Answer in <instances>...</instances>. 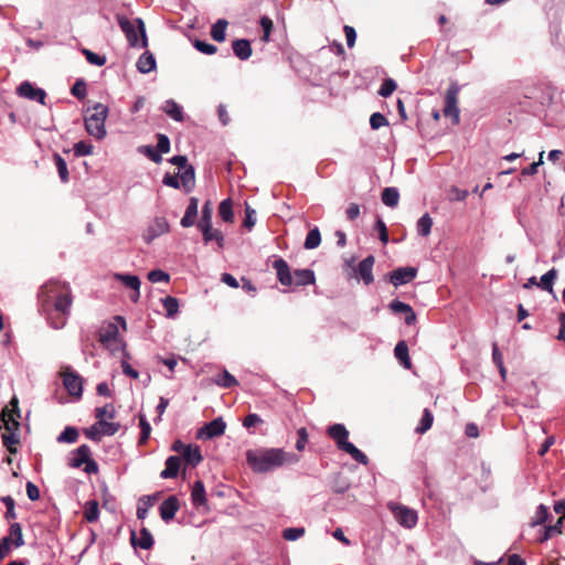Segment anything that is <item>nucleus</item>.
I'll list each match as a JSON object with an SVG mask.
<instances>
[{
	"label": "nucleus",
	"instance_id": "obj_1",
	"mask_svg": "<svg viewBox=\"0 0 565 565\" xmlns=\"http://www.w3.org/2000/svg\"><path fill=\"white\" fill-rule=\"evenodd\" d=\"M42 310L54 329L65 326L72 306L70 286L56 279L45 282L39 292Z\"/></svg>",
	"mask_w": 565,
	"mask_h": 565
},
{
	"label": "nucleus",
	"instance_id": "obj_2",
	"mask_svg": "<svg viewBox=\"0 0 565 565\" xmlns=\"http://www.w3.org/2000/svg\"><path fill=\"white\" fill-rule=\"evenodd\" d=\"M246 459L255 472L265 473L285 465H295L300 460V457L294 452L284 451L280 448H263L248 450Z\"/></svg>",
	"mask_w": 565,
	"mask_h": 565
},
{
	"label": "nucleus",
	"instance_id": "obj_3",
	"mask_svg": "<svg viewBox=\"0 0 565 565\" xmlns=\"http://www.w3.org/2000/svg\"><path fill=\"white\" fill-rule=\"evenodd\" d=\"M328 435L337 444V447L349 454L356 462L366 466L369 463L367 456L358 449L353 444L348 441L349 431L342 424H333L328 427Z\"/></svg>",
	"mask_w": 565,
	"mask_h": 565
},
{
	"label": "nucleus",
	"instance_id": "obj_4",
	"mask_svg": "<svg viewBox=\"0 0 565 565\" xmlns=\"http://www.w3.org/2000/svg\"><path fill=\"white\" fill-rule=\"evenodd\" d=\"M87 132L96 139H102L106 135V106L97 104L88 108L84 116Z\"/></svg>",
	"mask_w": 565,
	"mask_h": 565
},
{
	"label": "nucleus",
	"instance_id": "obj_5",
	"mask_svg": "<svg viewBox=\"0 0 565 565\" xmlns=\"http://www.w3.org/2000/svg\"><path fill=\"white\" fill-rule=\"evenodd\" d=\"M67 465L72 468H79L84 465L86 473H95L98 471V466L92 459V451L87 445H82L77 449L71 451L67 456Z\"/></svg>",
	"mask_w": 565,
	"mask_h": 565
},
{
	"label": "nucleus",
	"instance_id": "obj_6",
	"mask_svg": "<svg viewBox=\"0 0 565 565\" xmlns=\"http://www.w3.org/2000/svg\"><path fill=\"white\" fill-rule=\"evenodd\" d=\"M113 322H108V350L111 352L122 351L125 356H128V352L126 351V342L118 337L119 327L122 331L127 330V323L124 317L115 316L113 318Z\"/></svg>",
	"mask_w": 565,
	"mask_h": 565
},
{
	"label": "nucleus",
	"instance_id": "obj_7",
	"mask_svg": "<svg viewBox=\"0 0 565 565\" xmlns=\"http://www.w3.org/2000/svg\"><path fill=\"white\" fill-rule=\"evenodd\" d=\"M458 95H459V86L456 83H452L445 95V106L443 109L445 117H450L455 125H458L460 121L459 108H458Z\"/></svg>",
	"mask_w": 565,
	"mask_h": 565
},
{
	"label": "nucleus",
	"instance_id": "obj_8",
	"mask_svg": "<svg viewBox=\"0 0 565 565\" xmlns=\"http://www.w3.org/2000/svg\"><path fill=\"white\" fill-rule=\"evenodd\" d=\"M60 374L67 393L75 398H79L83 393V379L70 366H63Z\"/></svg>",
	"mask_w": 565,
	"mask_h": 565
},
{
	"label": "nucleus",
	"instance_id": "obj_9",
	"mask_svg": "<svg viewBox=\"0 0 565 565\" xmlns=\"http://www.w3.org/2000/svg\"><path fill=\"white\" fill-rule=\"evenodd\" d=\"M388 507L394 518L402 526L412 529L416 525L418 518L415 510L397 503H390Z\"/></svg>",
	"mask_w": 565,
	"mask_h": 565
},
{
	"label": "nucleus",
	"instance_id": "obj_10",
	"mask_svg": "<svg viewBox=\"0 0 565 565\" xmlns=\"http://www.w3.org/2000/svg\"><path fill=\"white\" fill-rule=\"evenodd\" d=\"M11 408L7 406L1 413V420L3 423L4 431H19L20 429V411L18 407V398L13 397L10 402Z\"/></svg>",
	"mask_w": 565,
	"mask_h": 565
},
{
	"label": "nucleus",
	"instance_id": "obj_11",
	"mask_svg": "<svg viewBox=\"0 0 565 565\" xmlns=\"http://www.w3.org/2000/svg\"><path fill=\"white\" fill-rule=\"evenodd\" d=\"M106 407H98L96 409L97 423L84 429V434L92 440H100L106 434Z\"/></svg>",
	"mask_w": 565,
	"mask_h": 565
},
{
	"label": "nucleus",
	"instance_id": "obj_12",
	"mask_svg": "<svg viewBox=\"0 0 565 565\" xmlns=\"http://www.w3.org/2000/svg\"><path fill=\"white\" fill-rule=\"evenodd\" d=\"M226 423L221 418H215L205 424L198 433L199 438H214L225 433Z\"/></svg>",
	"mask_w": 565,
	"mask_h": 565
},
{
	"label": "nucleus",
	"instance_id": "obj_13",
	"mask_svg": "<svg viewBox=\"0 0 565 565\" xmlns=\"http://www.w3.org/2000/svg\"><path fill=\"white\" fill-rule=\"evenodd\" d=\"M375 263V258L373 255L367 256L358 265L355 271V277L363 280L365 285H371L374 281L373 276V266Z\"/></svg>",
	"mask_w": 565,
	"mask_h": 565
},
{
	"label": "nucleus",
	"instance_id": "obj_14",
	"mask_svg": "<svg viewBox=\"0 0 565 565\" xmlns=\"http://www.w3.org/2000/svg\"><path fill=\"white\" fill-rule=\"evenodd\" d=\"M17 93L19 96L30 99L36 100L44 105V100L46 97L45 92L42 88L34 87L30 82H23L19 85Z\"/></svg>",
	"mask_w": 565,
	"mask_h": 565
},
{
	"label": "nucleus",
	"instance_id": "obj_15",
	"mask_svg": "<svg viewBox=\"0 0 565 565\" xmlns=\"http://www.w3.org/2000/svg\"><path fill=\"white\" fill-rule=\"evenodd\" d=\"M169 230L170 225L167 218L163 216H158L149 225L143 237L147 243H150L152 239L159 237L160 235L168 233Z\"/></svg>",
	"mask_w": 565,
	"mask_h": 565
},
{
	"label": "nucleus",
	"instance_id": "obj_16",
	"mask_svg": "<svg viewBox=\"0 0 565 565\" xmlns=\"http://www.w3.org/2000/svg\"><path fill=\"white\" fill-rule=\"evenodd\" d=\"M114 278L121 281L127 288L131 289L129 298L132 302H137L140 298V279L138 276L128 274H114Z\"/></svg>",
	"mask_w": 565,
	"mask_h": 565
},
{
	"label": "nucleus",
	"instance_id": "obj_17",
	"mask_svg": "<svg viewBox=\"0 0 565 565\" xmlns=\"http://www.w3.org/2000/svg\"><path fill=\"white\" fill-rule=\"evenodd\" d=\"M416 275L417 269L414 267H399L390 274V281L397 287L412 281Z\"/></svg>",
	"mask_w": 565,
	"mask_h": 565
},
{
	"label": "nucleus",
	"instance_id": "obj_18",
	"mask_svg": "<svg viewBox=\"0 0 565 565\" xmlns=\"http://www.w3.org/2000/svg\"><path fill=\"white\" fill-rule=\"evenodd\" d=\"M130 542L134 547H140L142 550H150L154 544L152 534L145 526L140 529L139 536H137L134 530L131 531Z\"/></svg>",
	"mask_w": 565,
	"mask_h": 565
},
{
	"label": "nucleus",
	"instance_id": "obj_19",
	"mask_svg": "<svg viewBox=\"0 0 565 565\" xmlns=\"http://www.w3.org/2000/svg\"><path fill=\"white\" fill-rule=\"evenodd\" d=\"M273 268L276 270L277 279L282 286L292 285V274L287 262L282 258H277L273 263Z\"/></svg>",
	"mask_w": 565,
	"mask_h": 565
},
{
	"label": "nucleus",
	"instance_id": "obj_20",
	"mask_svg": "<svg viewBox=\"0 0 565 565\" xmlns=\"http://www.w3.org/2000/svg\"><path fill=\"white\" fill-rule=\"evenodd\" d=\"M180 509L179 500L175 495L167 498L159 508L160 516L164 522L171 521Z\"/></svg>",
	"mask_w": 565,
	"mask_h": 565
},
{
	"label": "nucleus",
	"instance_id": "obj_21",
	"mask_svg": "<svg viewBox=\"0 0 565 565\" xmlns=\"http://www.w3.org/2000/svg\"><path fill=\"white\" fill-rule=\"evenodd\" d=\"M118 24L121 29V31L125 33L126 39L130 46H138L139 40L137 35V31L135 25L131 23V21L125 17V15H117Z\"/></svg>",
	"mask_w": 565,
	"mask_h": 565
},
{
	"label": "nucleus",
	"instance_id": "obj_22",
	"mask_svg": "<svg viewBox=\"0 0 565 565\" xmlns=\"http://www.w3.org/2000/svg\"><path fill=\"white\" fill-rule=\"evenodd\" d=\"M118 24L121 29V31L125 33L126 39L130 46H138L139 40L137 35V31L135 25L131 23V21L125 17V15H117Z\"/></svg>",
	"mask_w": 565,
	"mask_h": 565
},
{
	"label": "nucleus",
	"instance_id": "obj_23",
	"mask_svg": "<svg viewBox=\"0 0 565 565\" xmlns=\"http://www.w3.org/2000/svg\"><path fill=\"white\" fill-rule=\"evenodd\" d=\"M118 24L121 29V31L125 33L126 39L130 46H138L139 40L137 35V31L135 25L131 23V21L125 17V15H117Z\"/></svg>",
	"mask_w": 565,
	"mask_h": 565
},
{
	"label": "nucleus",
	"instance_id": "obj_24",
	"mask_svg": "<svg viewBox=\"0 0 565 565\" xmlns=\"http://www.w3.org/2000/svg\"><path fill=\"white\" fill-rule=\"evenodd\" d=\"M191 500H192V504L198 509L200 507H206L207 499H206L205 488L201 480H198L193 483L192 490H191Z\"/></svg>",
	"mask_w": 565,
	"mask_h": 565
},
{
	"label": "nucleus",
	"instance_id": "obj_25",
	"mask_svg": "<svg viewBox=\"0 0 565 565\" xmlns=\"http://www.w3.org/2000/svg\"><path fill=\"white\" fill-rule=\"evenodd\" d=\"M156 66L157 63L154 55L150 51H146L145 53H142L136 63L137 70L142 74H148L152 72L153 70H156Z\"/></svg>",
	"mask_w": 565,
	"mask_h": 565
},
{
	"label": "nucleus",
	"instance_id": "obj_26",
	"mask_svg": "<svg viewBox=\"0 0 565 565\" xmlns=\"http://www.w3.org/2000/svg\"><path fill=\"white\" fill-rule=\"evenodd\" d=\"M232 49L236 57L245 61L252 56L253 50L248 40L238 39L233 41Z\"/></svg>",
	"mask_w": 565,
	"mask_h": 565
},
{
	"label": "nucleus",
	"instance_id": "obj_27",
	"mask_svg": "<svg viewBox=\"0 0 565 565\" xmlns=\"http://www.w3.org/2000/svg\"><path fill=\"white\" fill-rule=\"evenodd\" d=\"M316 276L311 269H296L292 274V284L295 286L313 285Z\"/></svg>",
	"mask_w": 565,
	"mask_h": 565
},
{
	"label": "nucleus",
	"instance_id": "obj_28",
	"mask_svg": "<svg viewBox=\"0 0 565 565\" xmlns=\"http://www.w3.org/2000/svg\"><path fill=\"white\" fill-rule=\"evenodd\" d=\"M198 206L199 200L196 198H191L190 203L185 210V213L180 222L183 227H190L194 225L198 216Z\"/></svg>",
	"mask_w": 565,
	"mask_h": 565
},
{
	"label": "nucleus",
	"instance_id": "obj_29",
	"mask_svg": "<svg viewBox=\"0 0 565 565\" xmlns=\"http://www.w3.org/2000/svg\"><path fill=\"white\" fill-rule=\"evenodd\" d=\"M181 459L178 456H170L166 461V468L161 471L160 477L163 479L175 478L179 473Z\"/></svg>",
	"mask_w": 565,
	"mask_h": 565
},
{
	"label": "nucleus",
	"instance_id": "obj_30",
	"mask_svg": "<svg viewBox=\"0 0 565 565\" xmlns=\"http://www.w3.org/2000/svg\"><path fill=\"white\" fill-rule=\"evenodd\" d=\"M182 458L184 459V461L192 466V467H195L198 466L201 461H202V455H201V450H200V447L199 446H189L186 448H184V451L182 452Z\"/></svg>",
	"mask_w": 565,
	"mask_h": 565
},
{
	"label": "nucleus",
	"instance_id": "obj_31",
	"mask_svg": "<svg viewBox=\"0 0 565 565\" xmlns=\"http://www.w3.org/2000/svg\"><path fill=\"white\" fill-rule=\"evenodd\" d=\"M395 358L405 369H411L412 362L408 354V347L405 341H399L394 349Z\"/></svg>",
	"mask_w": 565,
	"mask_h": 565
},
{
	"label": "nucleus",
	"instance_id": "obj_32",
	"mask_svg": "<svg viewBox=\"0 0 565 565\" xmlns=\"http://www.w3.org/2000/svg\"><path fill=\"white\" fill-rule=\"evenodd\" d=\"M158 494L142 495L138 500L137 518L143 520L147 516L148 510L154 504Z\"/></svg>",
	"mask_w": 565,
	"mask_h": 565
},
{
	"label": "nucleus",
	"instance_id": "obj_33",
	"mask_svg": "<svg viewBox=\"0 0 565 565\" xmlns=\"http://www.w3.org/2000/svg\"><path fill=\"white\" fill-rule=\"evenodd\" d=\"M558 271L556 268L550 269L546 274H544L539 280V288L553 294V285L555 279L557 278Z\"/></svg>",
	"mask_w": 565,
	"mask_h": 565
},
{
	"label": "nucleus",
	"instance_id": "obj_34",
	"mask_svg": "<svg viewBox=\"0 0 565 565\" xmlns=\"http://www.w3.org/2000/svg\"><path fill=\"white\" fill-rule=\"evenodd\" d=\"M563 533V521L558 519L555 524L544 526L542 535L537 539V542L544 543L555 535Z\"/></svg>",
	"mask_w": 565,
	"mask_h": 565
},
{
	"label": "nucleus",
	"instance_id": "obj_35",
	"mask_svg": "<svg viewBox=\"0 0 565 565\" xmlns=\"http://www.w3.org/2000/svg\"><path fill=\"white\" fill-rule=\"evenodd\" d=\"M180 182L182 183L185 192H190L195 185V173L192 166L186 167L180 174Z\"/></svg>",
	"mask_w": 565,
	"mask_h": 565
},
{
	"label": "nucleus",
	"instance_id": "obj_36",
	"mask_svg": "<svg viewBox=\"0 0 565 565\" xmlns=\"http://www.w3.org/2000/svg\"><path fill=\"white\" fill-rule=\"evenodd\" d=\"M2 443L7 447L10 454H15V446L20 443V434L19 431H4L2 434Z\"/></svg>",
	"mask_w": 565,
	"mask_h": 565
},
{
	"label": "nucleus",
	"instance_id": "obj_37",
	"mask_svg": "<svg viewBox=\"0 0 565 565\" xmlns=\"http://www.w3.org/2000/svg\"><path fill=\"white\" fill-rule=\"evenodd\" d=\"M200 230L202 232L203 239H204L205 243H209L211 241H216L217 245L220 247H223L224 236H223L221 231L214 230L212 227V225L207 226L206 228L203 227V228H200Z\"/></svg>",
	"mask_w": 565,
	"mask_h": 565
},
{
	"label": "nucleus",
	"instance_id": "obj_38",
	"mask_svg": "<svg viewBox=\"0 0 565 565\" xmlns=\"http://www.w3.org/2000/svg\"><path fill=\"white\" fill-rule=\"evenodd\" d=\"M381 199L386 206L395 207L398 204L399 193L396 188H385Z\"/></svg>",
	"mask_w": 565,
	"mask_h": 565
},
{
	"label": "nucleus",
	"instance_id": "obj_39",
	"mask_svg": "<svg viewBox=\"0 0 565 565\" xmlns=\"http://www.w3.org/2000/svg\"><path fill=\"white\" fill-rule=\"evenodd\" d=\"M4 537L9 539V542L14 544L15 547H20L24 544L22 529L19 523H12L10 525L9 535Z\"/></svg>",
	"mask_w": 565,
	"mask_h": 565
},
{
	"label": "nucleus",
	"instance_id": "obj_40",
	"mask_svg": "<svg viewBox=\"0 0 565 565\" xmlns=\"http://www.w3.org/2000/svg\"><path fill=\"white\" fill-rule=\"evenodd\" d=\"M218 214L226 223L234 221L233 202L231 199L223 200L218 205Z\"/></svg>",
	"mask_w": 565,
	"mask_h": 565
},
{
	"label": "nucleus",
	"instance_id": "obj_41",
	"mask_svg": "<svg viewBox=\"0 0 565 565\" xmlns=\"http://www.w3.org/2000/svg\"><path fill=\"white\" fill-rule=\"evenodd\" d=\"M214 383L221 387L230 388L238 385L237 380L224 370L222 373L217 374L214 379Z\"/></svg>",
	"mask_w": 565,
	"mask_h": 565
},
{
	"label": "nucleus",
	"instance_id": "obj_42",
	"mask_svg": "<svg viewBox=\"0 0 565 565\" xmlns=\"http://www.w3.org/2000/svg\"><path fill=\"white\" fill-rule=\"evenodd\" d=\"M228 25L226 20H218L211 28V36L216 42H223L225 40V31Z\"/></svg>",
	"mask_w": 565,
	"mask_h": 565
},
{
	"label": "nucleus",
	"instance_id": "obj_43",
	"mask_svg": "<svg viewBox=\"0 0 565 565\" xmlns=\"http://www.w3.org/2000/svg\"><path fill=\"white\" fill-rule=\"evenodd\" d=\"M164 113L177 121L183 120L181 107L172 99L167 100L163 107Z\"/></svg>",
	"mask_w": 565,
	"mask_h": 565
},
{
	"label": "nucleus",
	"instance_id": "obj_44",
	"mask_svg": "<svg viewBox=\"0 0 565 565\" xmlns=\"http://www.w3.org/2000/svg\"><path fill=\"white\" fill-rule=\"evenodd\" d=\"M433 423H434V415L433 413L428 409V408H425L424 412H423V416H422V419L419 422V425L416 427L415 431L417 434H425L427 430H429L433 426Z\"/></svg>",
	"mask_w": 565,
	"mask_h": 565
},
{
	"label": "nucleus",
	"instance_id": "obj_45",
	"mask_svg": "<svg viewBox=\"0 0 565 565\" xmlns=\"http://www.w3.org/2000/svg\"><path fill=\"white\" fill-rule=\"evenodd\" d=\"M433 226V218L428 213H425L417 222V232L420 236L426 237L430 234Z\"/></svg>",
	"mask_w": 565,
	"mask_h": 565
},
{
	"label": "nucleus",
	"instance_id": "obj_46",
	"mask_svg": "<svg viewBox=\"0 0 565 565\" xmlns=\"http://www.w3.org/2000/svg\"><path fill=\"white\" fill-rule=\"evenodd\" d=\"M212 213H213V209H212L211 202L207 201L204 203V205L202 207V215L198 223L199 228H203V227L206 228L207 226L212 225Z\"/></svg>",
	"mask_w": 565,
	"mask_h": 565
},
{
	"label": "nucleus",
	"instance_id": "obj_47",
	"mask_svg": "<svg viewBox=\"0 0 565 565\" xmlns=\"http://www.w3.org/2000/svg\"><path fill=\"white\" fill-rule=\"evenodd\" d=\"M321 243V234L318 227L310 230L305 241L306 249L317 248Z\"/></svg>",
	"mask_w": 565,
	"mask_h": 565
},
{
	"label": "nucleus",
	"instance_id": "obj_48",
	"mask_svg": "<svg viewBox=\"0 0 565 565\" xmlns=\"http://www.w3.org/2000/svg\"><path fill=\"white\" fill-rule=\"evenodd\" d=\"M53 159H54L58 175L61 178V181L63 183H66L68 181V170H67V164H66L65 160L58 153H54Z\"/></svg>",
	"mask_w": 565,
	"mask_h": 565
},
{
	"label": "nucleus",
	"instance_id": "obj_49",
	"mask_svg": "<svg viewBox=\"0 0 565 565\" xmlns=\"http://www.w3.org/2000/svg\"><path fill=\"white\" fill-rule=\"evenodd\" d=\"M78 438V431L75 427H66L57 437L58 443H75Z\"/></svg>",
	"mask_w": 565,
	"mask_h": 565
},
{
	"label": "nucleus",
	"instance_id": "obj_50",
	"mask_svg": "<svg viewBox=\"0 0 565 565\" xmlns=\"http://www.w3.org/2000/svg\"><path fill=\"white\" fill-rule=\"evenodd\" d=\"M84 516L88 522H94L98 518V503L95 500L86 502Z\"/></svg>",
	"mask_w": 565,
	"mask_h": 565
},
{
	"label": "nucleus",
	"instance_id": "obj_51",
	"mask_svg": "<svg viewBox=\"0 0 565 565\" xmlns=\"http://www.w3.org/2000/svg\"><path fill=\"white\" fill-rule=\"evenodd\" d=\"M163 308L168 317H173L179 310V301L177 298L168 296L162 299Z\"/></svg>",
	"mask_w": 565,
	"mask_h": 565
},
{
	"label": "nucleus",
	"instance_id": "obj_52",
	"mask_svg": "<svg viewBox=\"0 0 565 565\" xmlns=\"http://www.w3.org/2000/svg\"><path fill=\"white\" fill-rule=\"evenodd\" d=\"M548 515H550V513H548L547 508L544 504H540L536 509L535 518L531 522V525L536 526V525L544 524L547 521Z\"/></svg>",
	"mask_w": 565,
	"mask_h": 565
},
{
	"label": "nucleus",
	"instance_id": "obj_53",
	"mask_svg": "<svg viewBox=\"0 0 565 565\" xmlns=\"http://www.w3.org/2000/svg\"><path fill=\"white\" fill-rule=\"evenodd\" d=\"M397 85L396 82L393 78H386L383 81L379 94L382 97H388L393 94V92L396 89Z\"/></svg>",
	"mask_w": 565,
	"mask_h": 565
},
{
	"label": "nucleus",
	"instance_id": "obj_54",
	"mask_svg": "<svg viewBox=\"0 0 565 565\" xmlns=\"http://www.w3.org/2000/svg\"><path fill=\"white\" fill-rule=\"evenodd\" d=\"M139 425H140V428H141L139 444L142 445V444H145L149 439V436H150V433H151V427H150V424L147 422V419L145 418L143 415H140V417H139Z\"/></svg>",
	"mask_w": 565,
	"mask_h": 565
},
{
	"label": "nucleus",
	"instance_id": "obj_55",
	"mask_svg": "<svg viewBox=\"0 0 565 565\" xmlns=\"http://www.w3.org/2000/svg\"><path fill=\"white\" fill-rule=\"evenodd\" d=\"M139 151L146 154L151 161L156 163H160L162 161L161 154L152 146H142L139 148Z\"/></svg>",
	"mask_w": 565,
	"mask_h": 565
},
{
	"label": "nucleus",
	"instance_id": "obj_56",
	"mask_svg": "<svg viewBox=\"0 0 565 565\" xmlns=\"http://www.w3.org/2000/svg\"><path fill=\"white\" fill-rule=\"evenodd\" d=\"M121 354H122L121 369H122L124 374H126L135 380L138 379L139 377L138 371H136L128 362V360L130 359V354L128 353V356H125L122 351H121Z\"/></svg>",
	"mask_w": 565,
	"mask_h": 565
},
{
	"label": "nucleus",
	"instance_id": "obj_57",
	"mask_svg": "<svg viewBox=\"0 0 565 565\" xmlns=\"http://www.w3.org/2000/svg\"><path fill=\"white\" fill-rule=\"evenodd\" d=\"M370 125L372 129L376 130L380 129L381 127L387 126L388 120L381 113H374L370 117Z\"/></svg>",
	"mask_w": 565,
	"mask_h": 565
},
{
	"label": "nucleus",
	"instance_id": "obj_58",
	"mask_svg": "<svg viewBox=\"0 0 565 565\" xmlns=\"http://www.w3.org/2000/svg\"><path fill=\"white\" fill-rule=\"evenodd\" d=\"M305 534L303 527H288L282 531V537L287 541H296Z\"/></svg>",
	"mask_w": 565,
	"mask_h": 565
},
{
	"label": "nucleus",
	"instance_id": "obj_59",
	"mask_svg": "<svg viewBox=\"0 0 565 565\" xmlns=\"http://www.w3.org/2000/svg\"><path fill=\"white\" fill-rule=\"evenodd\" d=\"M259 23H260V26H262L263 32H264V34L262 36V40L264 42H268L269 41L270 32L273 31V28H274V23H273L271 19L266 17V15L260 18V22Z\"/></svg>",
	"mask_w": 565,
	"mask_h": 565
},
{
	"label": "nucleus",
	"instance_id": "obj_60",
	"mask_svg": "<svg viewBox=\"0 0 565 565\" xmlns=\"http://www.w3.org/2000/svg\"><path fill=\"white\" fill-rule=\"evenodd\" d=\"M194 47L203 54L212 55L216 53L217 47L213 44L206 43L201 40H195L193 43Z\"/></svg>",
	"mask_w": 565,
	"mask_h": 565
},
{
	"label": "nucleus",
	"instance_id": "obj_61",
	"mask_svg": "<svg viewBox=\"0 0 565 565\" xmlns=\"http://www.w3.org/2000/svg\"><path fill=\"white\" fill-rule=\"evenodd\" d=\"M74 154L76 157H83L92 153L93 146L85 141H78L74 145Z\"/></svg>",
	"mask_w": 565,
	"mask_h": 565
},
{
	"label": "nucleus",
	"instance_id": "obj_62",
	"mask_svg": "<svg viewBox=\"0 0 565 565\" xmlns=\"http://www.w3.org/2000/svg\"><path fill=\"white\" fill-rule=\"evenodd\" d=\"M148 279L151 282H168L170 280V276L161 269H153L148 274Z\"/></svg>",
	"mask_w": 565,
	"mask_h": 565
},
{
	"label": "nucleus",
	"instance_id": "obj_63",
	"mask_svg": "<svg viewBox=\"0 0 565 565\" xmlns=\"http://www.w3.org/2000/svg\"><path fill=\"white\" fill-rule=\"evenodd\" d=\"M1 501L4 503V505L7 508V512L4 513V518L7 520L15 519L17 514H15V510H14V500L10 495H7V497H3L1 499Z\"/></svg>",
	"mask_w": 565,
	"mask_h": 565
},
{
	"label": "nucleus",
	"instance_id": "obj_64",
	"mask_svg": "<svg viewBox=\"0 0 565 565\" xmlns=\"http://www.w3.org/2000/svg\"><path fill=\"white\" fill-rule=\"evenodd\" d=\"M390 309L394 312V313H407L408 311L411 312V310L413 309L409 305L405 303V302H402L399 300H393L391 303H390Z\"/></svg>",
	"mask_w": 565,
	"mask_h": 565
}]
</instances>
